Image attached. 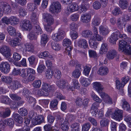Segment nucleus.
<instances>
[{"label": "nucleus", "instance_id": "nucleus-17", "mask_svg": "<svg viewBox=\"0 0 131 131\" xmlns=\"http://www.w3.org/2000/svg\"><path fill=\"white\" fill-rule=\"evenodd\" d=\"M131 20V14H128L124 15L122 18H119L117 20V23L118 25H121L124 23Z\"/></svg>", "mask_w": 131, "mask_h": 131}, {"label": "nucleus", "instance_id": "nucleus-21", "mask_svg": "<svg viewBox=\"0 0 131 131\" xmlns=\"http://www.w3.org/2000/svg\"><path fill=\"white\" fill-rule=\"evenodd\" d=\"M91 18V15L90 14L84 13L81 15V20L83 23H86L90 21Z\"/></svg>", "mask_w": 131, "mask_h": 131}, {"label": "nucleus", "instance_id": "nucleus-59", "mask_svg": "<svg viewBox=\"0 0 131 131\" xmlns=\"http://www.w3.org/2000/svg\"><path fill=\"white\" fill-rule=\"evenodd\" d=\"M10 99L7 96H3L1 100L2 103L6 104H8L10 103Z\"/></svg>", "mask_w": 131, "mask_h": 131}, {"label": "nucleus", "instance_id": "nucleus-55", "mask_svg": "<svg viewBox=\"0 0 131 131\" xmlns=\"http://www.w3.org/2000/svg\"><path fill=\"white\" fill-rule=\"evenodd\" d=\"M11 87L13 89L16 90L20 86V83L18 81H13L11 84Z\"/></svg>", "mask_w": 131, "mask_h": 131}, {"label": "nucleus", "instance_id": "nucleus-1", "mask_svg": "<svg viewBox=\"0 0 131 131\" xmlns=\"http://www.w3.org/2000/svg\"><path fill=\"white\" fill-rule=\"evenodd\" d=\"M31 115H30V117L32 118L31 122L34 125L40 124L44 121V117L42 115H39L35 113H33Z\"/></svg>", "mask_w": 131, "mask_h": 131}, {"label": "nucleus", "instance_id": "nucleus-27", "mask_svg": "<svg viewBox=\"0 0 131 131\" xmlns=\"http://www.w3.org/2000/svg\"><path fill=\"white\" fill-rule=\"evenodd\" d=\"M21 58V56L20 54L16 52H14L13 54V59H8L9 61L10 62H12V61H18L20 60Z\"/></svg>", "mask_w": 131, "mask_h": 131}, {"label": "nucleus", "instance_id": "nucleus-48", "mask_svg": "<svg viewBox=\"0 0 131 131\" xmlns=\"http://www.w3.org/2000/svg\"><path fill=\"white\" fill-rule=\"evenodd\" d=\"M64 118L61 117L60 116H59L56 118V122L54 126L57 127L59 125H61L63 122Z\"/></svg>", "mask_w": 131, "mask_h": 131}, {"label": "nucleus", "instance_id": "nucleus-49", "mask_svg": "<svg viewBox=\"0 0 131 131\" xmlns=\"http://www.w3.org/2000/svg\"><path fill=\"white\" fill-rule=\"evenodd\" d=\"M79 14L76 13L72 14L70 16V18L72 21H76L79 20Z\"/></svg>", "mask_w": 131, "mask_h": 131}, {"label": "nucleus", "instance_id": "nucleus-35", "mask_svg": "<svg viewBox=\"0 0 131 131\" xmlns=\"http://www.w3.org/2000/svg\"><path fill=\"white\" fill-rule=\"evenodd\" d=\"M128 45L126 41H119L118 50L120 52H123L126 47Z\"/></svg>", "mask_w": 131, "mask_h": 131}, {"label": "nucleus", "instance_id": "nucleus-41", "mask_svg": "<svg viewBox=\"0 0 131 131\" xmlns=\"http://www.w3.org/2000/svg\"><path fill=\"white\" fill-rule=\"evenodd\" d=\"M1 80L3 82L10 84L12 82V79L8 77L2 76L1 77Z\"/></svg>", "mask_w": 131, "mask_h": 131}, {"label": "nucleus", "instance_id": "nucleus-11", "mask_svg": "<svg viewBox=\"0 0 131 131\" xmlns=\"http://www.w3.org/2000/svg\"><path fill=\"white\" fill-rule=\"evenodd\" d=\"M57 85L62 89L71 90V88L68 86L69 83L67 81L63 80H60L57 82Z\"/></svg>", "mask_w": 131, "mask_h": 131}, {"label": "nucleus", "instance_id": "nucleus-43", "mask_svg": "<svg viewBox=\"0 0 131 131\" xmlns=\"http://www.w3.org/2000/svg\"><path fill=\"white\" fill-rule=\"evenodd\" d=\"M72 130L73 131H80V126L78 123H74L71 125Z\"/></svg>", "mask_w": 131, "mask_h": 131}, {"label": "nucleus", "instance_id": "nucleus-37", "mask_svg": "<svg viewBox=\"0 0 131 131\" xmlns=\"http://www.w3.org/2000/svg\"><path fill=\"white\" fill-rule=\"evenodd\" d=\"M79 10L81 12H85L89 8V5L87 3L85 4H82L79 6Z\"/></svg>", "mask_w": 131, "mask_h": 131}, {"label": "nucleus", "instance_id": "nucleus-29", "mask_svg": "<svg viewBox=\"0 0 131 131\" xmlns=\"http://www.w3.org/2000/svg\"><path fill=\"white\" fill-rule=\"evenodd\" d=\"M108 72V68L104 67H101L97 71V73L100 75H105L107 74Z\"/></svg>", "mask_w": 131, "mask_h": 131}, {"label": "nucleus", "instance_id": "nucleus-7", "mask_svg": "<svg viewBox=\"0 0 131 131\" xmlns=\"http://www.w3.org/2000/svg\"><path fill=\"white\" fill-rule=\"evenodd\" d=\"M0 52L4 57L7 58H10L12 55L10 48L6 46H3L0 48Z\"/></svg>", "mask_w": 131, "mask_h": 131}, {"label": "nucleus", "instance_id": "nucleus-46", "mask_svg": "<svg viewBox=\"0 0 131 131\" xmlns=\"http://www.w3.org/2000/svg\"><path fill=\"white\" fill-rule=\"evenodd\" d=\"M118 32L116 33H113L111 35L110 38V41H116L118 39V36L119 35Z\"/></svg>", "mask_w": 131, "mask_h": 131}, {"label": "nucleus", "instance_id": "nucleus-3", "mask_svg": "<svg viewBox=\"0 0 131 131\" xmlns=\"http://www.w3.org/2000/svg\"><path fill=\"white\" fill-rule=\"evenodd\" d=\"M3 22L6 24H10L12 25H15L19 23V20L16 17L11 16L9 18L4 17L2 19Z\"/></svg>", "mask_w": 131, "mask_h": 131}, {"label": "nucleus", "instance_id": "nucleus-28", "mask_svg": "<svg viewBox=\"0 0 131 131\" xmlns=\"http://www.w3.org/2000/svg\"><path fill=\"white\" fill-rule=\"evenodd\" d=\"M63 45L64 47H66V50L67 51L69 52L68 53V55L69 56H71L70 51L72 50V48L71 47V41H63Z\"/></svg>", "mask_w": 131, "mask_h": 131}, {"label": "nucleus", "instance_id": "nucleus-30", "mask_svg": "<svg viewBox=\"0 0 131 131\" xmlns=\"http://www.w3.org/2000/svg\"><path fill=\"white\" fill-rule=\"evenodd\" d=\"M11 112L9 108H7L2 112H0V116L3 117H6L9 116Z\"/></svg>", "mask_w": 131, "mask_h": 131}, {"label": "nucleus", "instance_id": "nucleus-58", "mask_svg": "<svg viewBox=\"0 0 131 131\" xmlns=\"http://www.w3.org/2000/svg\"><path fill=\"white\" fill-rule=\"evenodd\" d=\"M19 113L22 116H25L27 114V111L26 109L24 108H20L19 111Z\"/></svg>", "mask_w": 131, "mask_h": 131}, {"label": "nucleus", "instance_id": "nucleus-23", "mask_svg": "<svg viewBox=\"0 0 131 131\" xmlns=\"http://www.w3.org/2000/svg\"><path fill=\"white\" fill-rule=\"evenodd\" d=\"M13 117L14 120L16 123V125L17 126H19L23 121L22 117L20 116L18 114H14L13 115Z\"/></svg>", "mask_w": 131, "mask_h": 131}, {"label": "nucleus", "instance_id": "nucleus-6", "mask_svg": "<svg viewBox=\"0 0 131 131\" xmlns=\"http://www.w3.org/2000/svg\"><path fill=\"white\" fill-rule=\"evenodd\" d=\"M98 107V104L94 103L91 107L92 114L93 116H96L97 115L99 116L100 118H101L103 115V109H101L100 111L99 112L97 108Z\"/></svg>", "mask_w": 131, "mask_h": 131}, {"label": "nucleus", "instance_id": "nucleus-25", "mask_svg": "<svg viewBox=\"0 0 131 131\" xmlns=\"http://www.w3.org/2000/svg\"><path fill=\"white\" fill-rule=\"evenodd\" d=\"M93 36L94 37L95 39H94V41H101L103 40V37L102 36L98 34V31L97 28L94 27L93 29Z\"/></svg>", "mask_w": 131, "mask_h": 131}, {"label": "nucleus", "instance_id": "nucleus-61", "mask_svg": "<svg viewBox=\"0 0 131 131\" xmlns=\"http://www.w3.org/2000/svg\"><path fill=\"white\" fill-rule=\"evenodd\" d=\"M78 45L79 46L84 48H87L88 45L87 41H77Z\"/></svg>", "mask_w": 131, "mask_h": 131}, {"label": "nucleus", "instance_id": "nucleus-5", "mask_svg": "<svg viewBox=\"0 0 131 131\" xmlns=\"http://www.w3.org/2000/svg\"><path fill=\"white\" fill-rule=\"evenodd\" d=\"M123 111L117 108L114 109V112L112 115V118L114 120L119 122L123 119Z\"/></svg>", "mask_w": 131, "mask_h": 131}, {"label": "nucleus", "instance_id": "nucleus-2", "mask_svg": "<svg viewBox=\"0 0 131 131\" xmlns=\"http://www.w3.org/2000/svg\"><path fill=\"white\" fill-rule=\"evenodd\" d=\"M61 6L58 2H54L51 3L49 8V11L52 13H58L61 10Z\"/></svg>", "mask_w": 131, "mask_h": 131}, {"label": "nucleus", "instance_id": "nucleus-13", "mask_svg": "<svg viewBox=\"0 0 131 131\" xmlns=\"http://www.w3.org/2000/svg\"><path fill=\"white\" fill-rule=\"evenodd\" d=\"M42 18L46 22L47 25H51L54 23V20L52 16L48 13H45L42 14Z\"/></svg>", "mask_w": 131, "mask_h": 131}, {"label": "nucleus", "instance_id": "nucleus-22", "mask_svg": "<svg viewBox=\"0 0 131 131\" xmlns=\"http://www.w3.org/2000/svg\"><path fill=\"white\" fill-rule=\"evenodd\" d=\"M1 7L2 8L3 12L6 14L10 13L12 11L11 7L7 3H4L3 5H2Z\"/></svg>", "mask_w": 131, "mask_h": 131}, {"label": "nucleus", "instance_id": "nucleus-39", "mask_svg": "<svg viewBox=\"0 0 131 131\" xmlns=\"http://www.w3.org/2000/svg\"><path fill=\"white\" fill-rule=\"evenodd\" d=\"M107 49L108 47L107 44L106 43H103L101 45L100 53L101 54L105 53L107 52Z\"/></svg>", "mask_w": 131, "mask_h": 131}, {"label": "nucleus", "instance_id": "nucleus-51", "mask_svg": "<svg viewBox=\"0 0 131 131\" xmlns=\"http://www.w3.org/2000/svg\"><path fill=\"white\" fill-rule=\"evenodd\" d=\"M20 102H15L12 101L10 103L9 105H10V107L12 109H14L17 108L20 105Z\"/></svg>", "mask_w": 131, "mask_h": 131}, {"label": "nucleus", "instance_id": "nucleus-12", "mask_svg": "<svg viewBox=\"0 0 131 131\" xmlns=\"http://www.w3.org/2000/svg\"><path fill=\"white\" fill-rule=\"evenodd\" d=\"M20 26L24 30L30 31L32 28V25L28 20H23L21 23Z\"/></svg>", "mask_w": 131, "mask_h": 131}, {"label": "nucleus", "instance_id": "nucleus-38", "mask_svg": "<svg viewBox=\"0 0 131 131\" xmlns=\"http://www.w3.org/2000/svg\"><path fill=\"white\" fill-rule=\"evenodd\" d=\"M58 104V101L56 99L51 101L50 103V107L52 110H56L57 108V105Z\"/></svg>", "mask_w": 131, "mask_h": 131}, {"label": "nucleus", "instance_id": "nucleus-40", "mask_svg": "<svg viewBox=\"0 0 131 131\" xmlns=\"http://www.w3.org/2000/svg\"><path fill=\"white\" fill-rule=\"evenodd\" d=\"M122 107L124 109L127 111H129L130 110L129 104L124 100H123Z\"/></svg>", "mask_w": 131, "mask_h": 131}, {"label": "nucleus", "instance_id": "nucleus-60", "mask_svg": "<svg viewBox=\"0 0 131 131\" xmlns=\"http://www.w3.org/2000/svg\"><path fill=\"white\" fill-rule=\"evenodd\" d=\"M36 6L33 3H28L27 4V8L29 11H33L36 8Z\"/></svg>", "mask_w": 131, "mask_h": 131}, {"label": "nucleus", "instance_id": "nucleus-53", "mask_svg": "<svg viewBox=\"0 0 131 131\" xmlns=\"http://www.w3.org/2000/svg\"><path fill=\"white\" fill-rule=\"evenodd\" d=\"M52 48L55 51L59 50L60 47L59 44L55 42H53L52 43Z\"/></svg>", "mask_w": 131, "mask_h": 131}, {"label": "nucleus", "instance_id": "nucleus-14", "mask_svg": "<svg viewBox=\"0 0 131 131\" xmlns=\"http://www.w3.org/2000/svg\"><path fill=\"white\" fill-rule=\"evenodd\" d=\"M42 89L46 93L45 95L48 96L49 92L54 90V87L53 85H50L47 83H44L42 85Z\"/></svg>", "mask_w": 131, "mask_h": 131}, {"label": "nucleus", "instance_id": "nucleus-18", "mask_svg": "<svg viewBox=\"0 0 131 131\" xmlns=\"http://www.w3.org/2000/svg\"><path fill=\"white\" fill-rule=\"evenodd\" d=\"M25 47L23 50L24 53L28 52L31 53H34L35 51V47L31 44L27 43L25 45Z\"/></svg>", "mask_w": 131, "mask_h": 131}, {"label": "nucleus", "instance_id": "nucleus-26", "mask_svg": "<svg viewBox=\"0 0 131 131\" xmlns=\"http://www.w3.org/2000/svg\"><path fill=\"white\" fill-rule=\"evenodd\" d=\"M39 14L36 11H34L31 13L30 16V19L35 24L38 23Z\"/></svg>", "mask_w": 131, "mask_h": 131}, {"label": "nucleus", "instance_id": "nucleus-19", "mask_svg": "<svg viewBox=\"0 0 131 131\" xmlns=\"http://www.w3.org/2000/svg\"><path fill=\"white\" fill-rule=\"evenodd\" d=\"M93 87L99 93L100 95V93L103 92L102 90L103 89L102 85L99 82H95L92 83Z\"/></svg>", "mask_w": 131, "mask_h": 131}, {"label": "nucleus", "instance_id": "nucleus-34", "mask_svg": "<svg viewBox=\"0 0 131 131\" xmlns=\"http://www.w3.org/2000/svg\"><path fill=\"white\" fill-rule=\"evenodd\" d=\"M99 30L100 33L103 35L108 34L109 32L108 28L105 26H101L100 27Z\"/></svg>", "mask_w": 131, "mask_h": 131}, {"label": "nucleus", "instance_id": "nucleus-4", "mask_svg": "<svg viewBox=\"0 0 131 131\" xmlns=\"http://www.w3.org/2000/svg\"><path fill=\"white\" fill-rule=\"evenodd\" d=\"M7 31L10 35L14 36L16 35L17 38L13 41H21L23 40L22 36L20 33H16L15 29L11 26H8L7 28Z\"/></svg>", "mask_w": 131, "mask_h": 131}, {"label": "nucleus", "instance_id": "nucleus-9", "mask_svg": "<svg viewBox=\"0 0 131 131\" xmlns=\"http://www.w3.org/2000/svg\"><path fill=\"white\" fill-rule=\"evenodd\" d=\"M10 69V66L8 62L7 61H3L0 64V69L2 72L7 74L8 73Z\"/></svg>", "mask_w": 131, "mask_h": 131}, {"label": "nucleus", "instance_id": "nucleus-36", "mask_svg": "<svg viewBox=\"0 0 131 131\" xmlns=\"http://www.w3.org/2000/svg\"><path fill=\"white\" fill-rule=\"evenodd\" d=\"M44 128L46 131H60L59 130V128L57 127H51L50 125H45Z\"/></svg>", "mask_w": 131, "mask_h": 131}, {"label": "nucleus", "instance_id": "nucleus-54", "mask_svg": "<svg viewBox=\"0 0 131 131\" xmlns=\"http://www.w3.org/2000/svg\"><path fill=\"white\" fill-rule=\"evenodd\" d=\"M91 70V68L88 66H85L84 68V70L83 72V74L85 76L89 75Z\"/></svg>", "mask_w": 131, "mask_h": 131}, {"label": "nucleus", "instance_id": "nucleus-10", "mask_svg": "<svg viewBox=\"0 0 131 131\" xmlns=\"http://www.w3.org/2000/svg\"><path fill=\"white\" fill-rule=\"evenodd\" d=\"M100 95L103 100V103L106 104H112V100L111 98L107 94L104 92L100 93Z\"/></svg>", "mask_w": 131, "mask_h": 131}, {"label": "nucleus", "instance_id": "nucleus-33", "mask_svg": "<svg viewBox=\"0 0 131 131\" xmlns=\"http://www.w3.org/2000/svg\"><path fill=\"white\" fill-rule=\"evenodd\" d=\"M128 4L126 0H119V6L123 9H126Z\"/></svg>", "mask_w": 131, "mask_h": 131}, {"label": "nucleus", "instance_id": "nucleus-47", "mask_svg": "<svg viewBox=\"0 0 131 131\" xmlns=\"http://www.w3.org/2000/svg\"><path fill=\"white\" fill-rule=\"evenodd\" d=\"M61 127L63 131H66L68 130L69 128L68 123V121H64L61 125Z\"/></svg>", "mask_w": 131, "mask_h": 131}, {"label": "nucleus", "instance_id": "nucleus-56", "mask_svg": "<svg viewBox=\"0 0 131 131\" xmlns=\"http://www.w3.org/2000/svg\"><path fill=\"white\" fill-rule=\"evenodd\" d=\"M92 97L94 100L96 102L99 103H101L102 102V100L100 99L95 93L92 92L91 94Z\"/></svg>", "mask_w": 131, "mask_h": 131}, {"label": "nucleus", "instance_id": "nucleus-64", "mask_svg": "<svg viewBox=\"0 0 131 131\" xmlns=\"http://www.w3.org/2000/svg\"><path fill=\"white\" fill-rule=\"evenodd\" d=\"M124 119L128 124L129 127L131 128V116L129 115L126 116Z\"/></svg>", "mask_w": 131, "mask_h": 131}, {"label": "nucleus", "instance_id": "nucleus-15", "mask_svg": "<svg viewBox=\"0 0 131 131\" xmlns=\"http://www.w3.org/2000/svg\"><path fill=\"white\" fill-rule=\"evenodd\" d=\"M14 124V122L13 119L10 118L6 119L4 121L1 120L0 121V127L2 128H4L7 125L12 126Z\"/></svg>", "mask_w": 131, "mask_h": 131}, {"label": "nucleus", "instance_id": "nucleus-16", "mask_svg": "<svg viewBox=\"0 0 131 131\" xmlns=\"http://www.w3.org/2000/svg\"><path fill=\"white\" fill-rule=\"evenodd\" d=\"M79 9V6L75 3H73L69 5L68 6L67 10L68 13L78 11Z\"/></svg>", "mask_w": 131, "mask_h": 131}, {"label": "nucleus", "instance_id": "nucleus-31", "mask_svg": "<svg viewBox=\"0 0 131 131\" xmlns=\"http://www.w3.org/2000/svg\"><path fill=\"white\" fill-rule=\"evenodd\" d=\"M81 68L80 67H76V69L72 73V76L75 78H78L81 74Z\"/></svg>", "mask_w": 131, "mask_h": 131}, {"label": "nucleus", "instance_id": "nucleus-42", "mask_svg": "<svg viewBox=\"0 0 131 131\" xmlns=\"http://www.w3.org/2000/svg\"><path fill=\"white\" fill-rule=\"evenodd\" d=\"M100 23V19L97 16H95L92 20V24L94 26H97Z\"/></svg>", "mask_w": 131, "mask_h": 131}, {"label": "nucleus", "instance_id": "nucleus-8", "mask_svg": "<svg viewBox=\"0 0 131 131\" xmlns=\"http://www.w3.org/2000/svg\"><path fill=\"white\" fill-rule=\"evenodd\" d=\"M66 35L65 32L63 30H59L57 34H52V39L54 40L59 41L62 40Z\"/></svg>", "mask_w": 131, "mask_h": 131}, {"label": "nucleus", "instance_id": "nucleus-50", "mask_svg": "<svg viewBox=\"0 0 131 131\" xmlns=\"http://www.w3.org/2000/svg\"><path fill=\"white\" fill-rule=\"evenodd\" d=\"M53 75L55 78L59 79L61 76V72L58 69H56L53 71Z\"/></svg>", "mask_w": 131, "mask_h": 131}, {"label": "nucleus", "instance_id": "nucleus-45", "mask_svg": "<svg viewBox=\"0 0 131 131\" xmlns=\"http://www.w3.org/2000/svg\"><path fill=\"white\" fill-rule=\"evenodd\" d=\"M125 54L129 55L131 54V46L128 45L124 48L123 52Z\"/></svg>", "mask_w": 131, "mask_h": 131}, {"label": "nucleus", "instance_id": "nucleus-24", "mask_svg": "<svg viewBox=\"0 0 131 131\" xmlns=\"http://www.w3.org/2000/svg\"><path fill=\"white\" fill-rule=\"evenodd\" d=\"M80 81L81 85L85 87L88 86L91 83V80L89 79L83 77L80 78Z\"/></svg>", "mask_w": 131, "mask_h": 131}, {"label": "nucleus", "instance_id": "nucleus-63", "mask_svg": "<svg viewBox=\"0 0 131 131\" xmlns=\"http://www.w3.org/2000/svg\"><path fill=\"white\" fill-rule=\"evenodd\" d=\"M70 32L73 31H74L76 30L77 29L78 26L77 24L74 23H73L70 24Z\"/></svg>", "mask_w": 131, "mask_h": 131}, {"label": "nucleus", "instance_id": "nucleus-44", "mask_svg": "<svg viewBox=\"0 0 131 131\" xmlns=\"http://www.w3.org/2000/svg\"><path fill=\"white\" fill-rule=\"evenodd\" d=\"M48 113V121L49 123L50 124L52 123L54 120V117L52 116L51 115V113L49 111L47 110L46 112V113Z\"/></svg>", "mask_w": 131, "mask_h": 131}, {"label": "nucleus", "instance_id": "nucleus-20", "mask_svg": "<svg viewBox=\"0 0 131 131\" xmlns=\"http://www.w3.org/2000/svg\"><path fill=\"white\" fill-rule=\"evenodd\" d=\"M82 35L84 37H88L90 40H94L95 38L93 36L92 32L89 30H85L83 31L82 34Z\"/></svg>", "mask_w": 131, "mask_h": 131}, {"label": "nucleus", "instance_id": "nucleus-62", "mask_svg": "<svg viewBox=\"0 0 131 131\" xmlns=\"http://www.w3.org/2000/svg\"><path fill=\"white\" fill-rule=\"evenodd\" d=\"M72 83L73 85L72 87H73L74 89H78L79 88L80 85L77 80H73L72 82Z\"/></svg>", "mask_w": 131, "mask_h": 131}, {"label": "nucleus", "instance_id": "nucleus-57", "mask_svg": "<svg viewBox=\"0 0 131 131\" xmlns=\"http://www.w3.org/2000/svg\"><path fill=\"white\" fill-rule=\"evenodd\" d=\"M29 40H36L37 37L35 35L34 33L31 32L27 36Z\"/></svg>", "mask_w": 131, "mask_h": 131}, {"label": "nucleus", "instance_id": "nucleus-32", "mask_svg": "<svg viewBox=\"0 0 131 131\" xmlns=\"http://www.w3.org/2000/svg\"><path fill=\"white\" fill-rule=\"evenodd\" d=\"M117 54V52L115 50H111L108 52L107 57L109 60L112 59L116 56Z\"/></svg>", "mask_w": 131, "mask_h": 131}, {"label": "nucleus", "instance_id": "nucleus-52", "mask_svg": "<svg viewBox=\"0 0 131 131\" xmlns=\"http://www.w3.org/2000/svg\"><path fill=\"white\" fill-rule=\"evenodd\" d=\"M90 124L89 123H86L82 126V131H88L90 128Z\"/></svg>", "mask_w": 131, "mask_h": 131}]
</instances>
